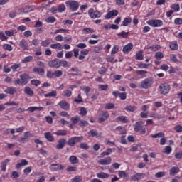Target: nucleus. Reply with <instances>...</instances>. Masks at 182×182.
Returning a JSON list of instances; mask_svg holds the SVG:
<instances>
[{"mask_svg":"<svg viewBox=\"0 0 182 182\" xmlns=\"http://www.w3.org/2000/svg\"><path fill=\"white\" fill-rule=\"evenodd\" d=\"M83 140V136H73L67 141V144L70 147H75L76 143H80Z\"/></svg>","mask_w":182,"mask_h":182,"instance_id":"1","label":"nucleus"},{"mask_svg":"<svg viewBox=\"0 0 182 182\" xmlns=\"http://www.w3.org/2000/svg\"><path fill=\"white\" fill-rule=\"evenodd\" d=\"M66 4L68 6L70 9H71L73 12H75V11H77V9H79V2L76 1H67Z\"/></svg>","mask_w":182,"mask_h":182,"instance_id":"2","label":"nucleus"},{"mask_svg":"<svg viewBox=\"0 0 182 182\" xmlns=\"http://www.w3.org/2000/svg\"><path fill=\"white\" fill-rule=\"evenodd\" d=\"M146 23L153 26V28H159L163 26V21L161 20L151 19L147 21Z\"/></svg>","mask_w":182,"mask_h":182,"instance_id":"3","label":"nucleus"},{"mask_svg":"<svg viewBox=\"0 0 182 182\" xmlns=\"http://www.w3.org/2000/svg\"><path fill=\"white\" fill-rule=\"evenodd\" d=\"M153 85V80L151 78H146L144 80L141 84V87L142 89H149Z\"/></svg>","mask_w":182,"mask_h":182,"instance_id":"4","label":"nucleus"},{"mask_svg":"<svg viewBox=\"0 0 182 182\" xmlns=\"http://www.w3.org/2000/svg\"><path fill=\"white\" fill-rule=\"evenodd\" d=\"M159 90L161 95H167L170 92V85L167 83L161 84L159 86Z\"/></svg>","mask_w":182,"mask_h":182,"instance_id":"5","label":"nucleus"},{"mask_svg":"<svg viewBox=\"0 0 182 182\" xmlns=\"http://www.w3.org/2000/svg\"><path fill=\"white\" fill-rule=\"evenodd\" d=\"M88 15L92 19H96V18H100L102 16V13L100 11H95L93 9H90L88 11Z\"/></svg>","mask_w":182,"mask_h":182,"instance_id":"6","label":"nucleus"},{"mask_svg":"<svg viewBox=\"0 0 182 182\" xmlns=\"http://www.w3.org/2000/svg\"><path fill=\"white\" fill-rule=\"evenodd\" d=\"M109 113L107 112L102 111L100 114V117H98V123H103V122H106L107 119H109Z\"/></svg>","mask_w":182,"mask_h":182,"instance_id":"7","label":"nucleus"},{"mask_svg":"<svg viewBox=\"0 0 182 182\" xmlns=\"http://www.w3.org/2000/svg\"><path fill=\"white\" fill-rule=\"evenodd\" d=\"M48 66L50 68H56L57 69L60 68V60L55 58L54 60L48 62Z\"/></svg>","mask_w":182,"mask_h":182,"instance_id":"8","label":"nucleus"},{"mask_svg":"<svg viewBox=\"0 0 182 182\" xmlns=\"http://www.w3.org/2000/svg\"><path fill=\"white\" fill-rule=\"evenodd\" d=\"M144 177H146L144 173H137L136 174L132 176L130 180L131 181H139L140 180H143Z\"/></svg>","mask_w":182,"mask_h":182,"instance_id":"9","label":"nucleus"},{"mask_svg":"<svg viewBox=\"0 0 182 182\" xmlns=\"http://www.w3.org/2000/svg\"><path fill=\"white\" fill-rule=\"evenodd\" d=\"M65 166L63 165H59V164H52L50 166V170L51 171H59V170H64Z\"/></svg>","mask_w":182,"mask_h":182,"instance_id":"10","label":"nucleus"},{"mask_svg":"<svg viewBox=\"0 0 182 182\" xmlns=\"http://www.w3.org/2000/svg\"><path fill=\"white\" fill-rule=\"evenodd\" d=\"M32 134H31L30 132H24L23 134V136L20 139H18V141L20 143H25L26 141H28V139H29V137H32Z\"/></svg>","mask_w":182,"mask_h":182,"instance_id":"11","label":"nucleus"},{"mask_svg":"<svg viewBox=\"0 0 182 182\" xmlns=\"http://www.w3.org/2000/svg\"><path fill=\"white\" fill-rule=\"evenodd\" d=\"M98 163L102 166H107L112 163V158L110 156H108L105 159H100L98 161Z\"/></svg>","mask_w":182,"mask_h":182,"instance_id":"12","label":"nucleus"},{"mask_svg":"<svg viewBox=\"0 0 182 182\" xmlns=\"http://www.w3.org/2000/svg\"><path fill=\"white\" fill-rule=\"evenodd\" d=\"M58 144L55 146L56 150H62L65 147V144H66V139H60L58 141Z\"/></svg>","mask_w":182,"mask_h":182,"instance_id":"13","label":"nucleus"},{"mask_svg":"<svg viewBox=\"0 0 182 182\" xmlns=\"http://www.w3.org/2000/svg\"><path fill=\"white\" fill-rule=\"evenodd\" d=\"M20 79L21 80V85H28V80L31 79V77L28 74L24 73L20 75Z\"/></svg>","mask_w":182,"mask_h":182,"instance_id":"14","label":"nucleus"},{"mask_svg":"<svg viewBox=\"0 0 182 182\" xmlns=\"http://www.w3.org/2000/svg\"><path fill=\"white\" fill-rule=\"evenodd\" d=\"M58 106L61 107L63 110H69V103L66 102V100H62L58 102Z\"/></svg>","mask_w":182,"mask_h":182,"instance_id":"15","label":"nucleus"},{"mask_svg":"<svg viewBox=\"0 0 182 182\" xmlns=\"http://www.w3.org/2000/svg\"><path fill=\"white\" fill-rule=\"evenodd\" d=\"M119 11L117 10H112L109 11L105 16V19H110L112 16H117Z\"/></svg>","mask_w":182,"mask_h":182,"instance_id":"16","label":"nucleus"},{"mask_svg":"<svg viewBox=\"0 0 182 182\" xmlns=\"http://www.w3.org/2000/svg\"><path fill=\"white\" fill-rule=\"evenodd\" d=\"M19 46L23 50H28L29 49V46H28V43L25 39H22L19 43Z\"/></svg>","mask_w":182,"mask_h":182,"instance_id":"17","label":"nucleus"},{"mask_svg":"<svg viewBox=\"0 0 182 182\" xmlns=\"http://www.w3.org/2000/svg\"><path fill=\"white\" fill-rule=\"evenodd\" d=\"M132 49H133V44L128 43L123 48L122 52H124V53H129Z\"/></svg>","mask_w":182,"mask_h":182,"instance_id":"18","label":"nucleus"},{"mask_svg":"<svg viewBox=\"0 0 182 182\" xmlns=\"http://www.w3.org/2000/svg\"><path fill=\"white\" fill-rule=\"evenodd\" d=\"M143 121H139L136 122L134 127L135 132H140V130L143 129Z\"/></svg>","mask_w":182,"mask_h":182,"instance_id":"19","label":"nucleus"},{"mask_svg":"<svg viewBox=\"0 0 182 182\" xmlns=\"http://www.w3.org/2000/svg\"><path fill=\"white\" fill-rule=\"evenodd\" d=\"M178 173H180V168L173 166L170 169V176H176Z\"/></svg>","mask_w":182,"mask_h":182,"instance_id":"20","label":"nucleus"},{"mask_svg":"<svg viewBox=\"0 0 182 182\" xmlns=\"http://www.w3.org/2000/svg\"><path fill=\"white\" fill-rule=\"evenodd\" d=\"M5 92L9 95H15V93H16V88L14 87H7L5 90Z\"/></svg>","mask_w":182,"mask_h":182,"instance_id":"21","label":"nucleus"},{"mask_svg":"<svg viewBox=\"0 0 182 182\" xmlns=\"http://www.w3.org/2000/svg\"><path fill=\"white\" fill-rule=\"evenodd\" d=\"M71 65L72 63L64 60H60V67L63 66V68H70Z\"/></svg>","mask_w":182,"mask_h":182,"instance_id":"22","label":"nucleus"},{"mask_svg":"<svg viewBox=\"0 0 182 182\" xmlns=\"http://www.w3.org/2000/svg\"><path fill=\"white\" fill-rule=\"evenodd\" d=\"M44 136L48 141H55V137L52 136V134H50V132H46L44 134Z\"/></svg>","mask_w":182,"mask_h":182,"instance_id":"23","label":"nucleus"},{"mask_svg":"<svg viewBox=\"0 0 182 182\" xmlns=\"http://www.w3.org/2000/svg\"><path fill=\"white\" fill-rule=\"evenodd\" d=\"M33 72H34L35 73H38V75H43L45 74V69L36 67L33 68Z\"/></svg>","mask_w":182,"mask_h":182,"instance_id":"24","label":"nucleus"},{"mask_svg":"<svg viewBox=\"0 0 182 182\" xmlns=\"http://www.w3.org/2000/svg\"><path fill=\"white\" fill-rule=\"evenodd\" d=\"M52 42V39L48 38L41 43V46L43 48H48L49 45H50V43Z\"/></svg>","mask_w":182,"mask_h":182,"instance_id":"25","label":"nucleus"},{"mask_svg":"<svg viewBox=\"0 0 182 182\" xmlns=\"http://www.w3.org/2000/svg\"><path fill=\"white\" fill-rule=\"evenodd\" d=\"M117 122H122V123H129V119H127V117L119 116L116 119Z\"/></svg>","mask_w":182,"mask_h":182,"instance_id":"26","label":"nucleus"},{"mask_svg":"<svg viewBox=\"0 0 182 182\" xmlns=\"http://www.w3.org/2000/svg\"><path fill=\"white\" fill-rule=\"evenodd\" d=\"M28 110L31 112V113H33V112L38 110V111H42L43 110V107H30L28 108Z\"/></svg>","mask_w":182,"mask_h":182,"instance_id":"27","label":"nucleus"},{"mask_svg":"<svg viewBox=\"0 0 182 182\" xmlns=\"http://www.w3.org/2000/svg\"><path fill=\"white\" fill-rule=\"evenodd\" d=\"M124 110H127V112H131L132 113H133V112H136V110H137V107L136 106H132V105H127Z\"/></svg>","mask_w":182,"mask_h":182,"instance_id":"28","label":"nucleus"},{"mask_svg":"<svg viewBox=\"0 0 182 182\" xmlns=\"http://www.w3.org/2000/svg\"><path fill=\"white\" fill-rule=\"evenodd\" d=\"M69 161H70L71 164H77V163H79V159L76 156H70Z\"/></svg>","mask_w":182,"mask_h":182,"instance_id":"29","label":"nucleus"},{"mask_svg":"<svg viewBox=\"0 0 182 182\" xmlns=\"http://www.w3.org/2000/svg\"><path fill=\"white\" fill-rule=\"evenodd\" d=\"M19 11L23 14H28V12H32L33 9H32V6H26L24 9H20Z\"/></svg>","mask_w":182,"mask_h":182,"instance_id":"30","label":"nucleus"},{"mask_svg":"<svg viewBox=\"0 0 182 182\" xmlns=\"http://www.w3.org/2000/svg\"><path fill=\"white\" fill-rule=\"evenodd\" d=\"M54 134L56 136H66L68 134V131L63 129V130H58L57 132H54Z\"/></svg>","mask_w":182,"mask_h":182,"instance_id":"31","label":"nucleus"},{"mask_svg":"<svg viewBox=\"0 0 182 182\" xmlns=\"http://www.w3.org/2000/svg\"><path fill=\"white\" fill-rule=\"evenodd\" d=\"M24 92L26 95H28V96H33V90H32V89H31L29 87H26L24 88Z\"/></svg>","mask_w":182,"mask_h":182,"instance_id":"32","label":"nucleus"},{"mask_svg":"<svg viewBox=\"0 0 182 182\" xmlns=\"http://www.w3.org/2000/svg\"><path fill=\"white\" fill-rule=\"evenodd\" d=\"M10 160L9 159H6L4 161L1 162V170L2 171H6V166L8 163H9Z\"/></svg>","mask_w":182,"mask_h":182,"instance_id":"33","label":"nucleus"},{"mask_svg":"<svg viewBox=\"0 0 182 182\" xmlns=\"http://www.w3.org/2000/svg\"><path fill=\"white\" fill-rule=\"evenodd\" d=\"M73 124H77V123L79 124L80 122V117H79L78 116L76 117H73L70 119Z\"/></svg>","mask_w":182,"mask_h":182,"instance_id":"34","label":"nucleus"},{"mask_svg":"<svg viewBox=\"0 0 182 182\" xmlns=\"http://www.w3.org/2000/svg\"><path fill=\"white\" fill-rule=\"evenodd\" d=\"M58 95V92L56 90H53L51 92H49L48 94H45V97H56Z\"/></svg>","mask_w":182,"mask_h":182,"instance_id":"35","label":"nucleus"},{"mask_svg":"<svg viewBox=\"0 0 182 182\" xmlns=\"http://www.w3.org/2000/svg\"><path fill=\"white\" fill-rule=\"evenodd\" d=\"M109 176V174L104 172H100L97 173V177H98V178H108Z\"/></svg>","mask_w":182,"mask_h":182,"instance_id":"36","label":"nucleus"},{"mask_svg":"<svg viewBox=\"0 0 182 182\" xmlns=\"http://www.w3.org/2000/svg\"><path fill=\"white\" fill-rule=\"evenodd\" d=\"M118 176L121 177V178H126V177H129V174H127L124 171H119L118 172Z\"/></svg>","mask_w":182,"mask_h":182,"instance_id":"37","label":"nucleus"},{"mask_svg":"<svg viewBox=\"0 0 182 182\" xmlns=\"http://www.w3.org/2000/svg\"><path fill=\"white\" fill-rule=\"evenodd\" d=\"M50 47L52 49H58L59 50H60L62 49V44L60 43L51 44Z\"/></svg>","mask_w":182,"mask_h":182,"instance_id":"38","label":"nucleus"},{"mask_svg":"<svg viewBox=\"0 0 182 182\" xmlns=\"http://www.w3.org/2000/svg\"><path fill=\"white\" fill-rule=\"evenodd\" d=\"M136 60H143V51L140 50L136 54Z\"/></svg>","mask_w":182,"mask_h":182,"instance_id":"39","label":"nucleus"},{"mask_svg":"<svg viewBox=\"0 0 182 182\" xmlns=\"http://www.w3.org/2000/svg\"><path fill=\"white\" fill-rule=\"evenodd\" d=\"M151 137H152V139H157L159 137H164V133L163 132H159L157 134H151Z\"/></svg>","mask_w":182,"mask_h":182,"instance_id":"40","label":"nucleus"},{"mask_svg":"<svg viewBox=\"0 0 182 182\" xmlns=\"http://www.w3.org/2000/svg\"><path fill=\"white\" fill-rule=\"evenodd\" d=\"M172 150H173V149L171 148V146H167L163 150V153H164V154H170V153H171Z\"/></svg>","mask_w":182,"mask_h":182,"instance_id":"41","label":"nucleus"},{"mask_svg":"<svg viewBox=\"0 0 182 182\" xmlns=\"http://www.w3.org/2000/svg\"><path fill=\"white\" fill-rule=\"evenodd\" d=\"M169 48L171 50H177L178 49V45L176 43H171Z\"/></svg>","mask_w":182,"mask_h":182,"instance_id":"42","label":"nucleus"},{"mask_svg":"<svg viewBox=\"0 0 182 182\" xmlns=\"http://www.w3.org/2000/svg\"><path fill=\"white\" fill-rule=\"evenodd\" d=\"M164 58V55H163V53L161 52H157L155 53V58L158 60H160Z\"/></svg>","mask_w":182,"mask_h":182,"instance_id":"43","label":"nucleus"},{"mask_svg":"<svg viewBox=\"0 0 182 182\" xmlns=\"http://www.w3.org/2000/svg\"><path fill=\"white\" fill-rule=\"evenodd\" d=\"M129 23H132V18H125L122 22L123 26H127Z\"/></svg>","mask_w":182,"mask_h":182,"instance_id":"44","label":"nucleus"},{"mask_svg":"<svg viewBox=\"0 0 182 182\" xmlns=\"http://www.w3.org/2000/svg\"><path fill=\"white\" fill-rule=\"evenodd\" d=\"M117 52H119V46H114V47L111 51L112 56H114V55H116V53H117Z\"/></svg>","mask_w":182,"mask_h":182,"instance_id":"45","label":"nucleus"},{"mask_svg":"<svg viewBox=\"0 0 182 182\" xmlns=\"http://www.w3.org/2000/svg\"><path fill=\"white\" fill-rule=\"evenodd\" d=\"M58 12L62 13L65 12L66 11V7L65 6V4H60L57 8Z\"/></svg>","mask_w":182,"mask_h":182,"instance_id":"46","label":"nucleus"},{"mask_svg":"<svg viewBox=\"0 0 182 182\" xmlns=\"http://www.w3.org/2000/svg\"><path fill=\"white\" fill-rule=\"evenodd\" d=\"M117 35L118 36H121V38H127L129 35H130V33L122 31L121 33H119Z\"/></svg>","mask_w":182,"mask_h":182,"instance_id":"47","label":"nucleus"},{"mask_svg":"<svg viewBox=\"0 0 182 182\" xmlns=\"http://www.w3.org/2000/svg\"><path fill=\"white\" fill-rule=\"evenodd\" d=\"M63 93L64 97H70V96H72V91L69 90H66L63 91Z\"/></svg>","mask_w":182,"mask_h":182,"instance_id":"48","label":"nucleus"},{"mask_svg":"<svg viewBox=\"0 0 182 182\" xmlns=\"http://www.w3.org/2000/svg\"><path fill=\"white\" fill-rule=\"evenodd\" d=\"M32 60H33V57L29 55V56L26 57L24 59H23L22 63H26L31 62Z\"/></svg>","mask_w":182,"mask_h":182,"instance_id":"49","label":"nucleus"},{"mask_svg":"<svg viewBox=\"0 0 182 182\" xmlns=\"http://www.w3.org/2000/svg\"><path fill=\"white\" fill-rule=\"evenodd\" d=\"M171 9L175 11V12H178L180 11V4H173L171 6Z\"/></svg>","mask_w":182,"mask_h":182,"instance_id":"50","label":"nucleus"},{"mask_svg":"<svg viewBox=\"0 0 182 182\" xmlns=\"http://www.w3.org/2000/svg\"><path fill=\"white\" fill-rule=\"evenodd\" d=\"M55 21H56V18L53 16H50L46 20V22H47L48 23H53V22H55Z\"/></svg>","mask_w":182,"mask_h":182,"instance_id":"51","label":"nucleus"},{"mask_svg":"<svg viewBox=\"0 0 182 182\" xmlns=\"http://www.w3.org/2000/svg\"><path fill=\"white\" fill-rule=\"evenodd\" d=\"M87 124H89V122L85 120H80V122L78 123V126H80L81 127H85V126H87Z\"/></svg>","mask_w":182,"mask_h":182,"instance_id":"52","label":"nucleus"},{"mask_svg":"<svg viewBox=\"0 0 182 182\" xmlns=\"http://www.w3.org/2000/svg\"><path fill=\"white\" fill-rule=\"evenodd\" d=\"M80 149H82L83 150H88L89 145L86 143H81L80 144Z\"/></svg>","mask_w":182,"mask_h":182,"instance_id":"53","label":"nucleus"},{"mask_svg":"<svg viewBox=\"0 0 182 182\" xmlns=\"http://www.w3.org/2000/svg\"><path fill=\"white\" fill-rule=\"evenodd\" d=\"M31 85H33V86H36L38 87V85H41V81L38 80H33L31 81Z\"/></svg>","mask_w":182,"mask_h":182,"instance_id":"54","label":"nucleus"},{"mask_svg":"<svg viewBox=\"0 0 182 182\" xmlns=\"http://www.w3.org/2000/svg\"><path fill=\"white\" fill-rule=\"evenodd\" d=\"M114 104L112 103H107L105 105V109H106L107 110H110L111 109H114Z\"/></svg>","mask_w":182,"mask_h":182,"instance_id":"55","label":"nucleus"},{"mask_svg":"<svg viewBox=\"0 0 182 182\" xmlns=\"http://www.w3.org/2000/svg\"><path fill=\"white\" fill-rule=\"evenodd\" d=\"M107 72V69H106V68L105 67L100 68V70H98L99 75H105V73H106Z\"/></svg>","mask_w":182,"mask_h":182,"instance_id":"56","label":"nucleus"},{"mask_svg":"<svg viewBox=\"0 0 182 182\" xmlns=\"http://www.w3.org/2000/svg\"><path fill=\"white\" fill-rule=\"evenodd\" d=\"M164 176H166V172H158L155 174L156 178H161V177H164Z\"/></svg>","mask_w":182,"mask_h":182,"instance_id":"57","label":"nucleus"},{"mask_svg":"<svg viewBox=\"0 0 182 182\" xmlns=\"http://www.w3.org/2000/svg\"><path fill=\"white\" fill-rule=\"evenodd\" d=\"M82 181V177L80 176H77L75 178L71 179V182H81Z\"/></svg>","mask_w":182,"mask_h":182,"instance_id":"58","label":"nucleus"},{"mask_svg":"<svg viewBox=\"0 0 182 182\" xmlns=\"http://www.w3.org/2000/svg\"><path fill=\"white\" fill-rule=\"evenodd\" d=\"M63 75V73L62 72V70H55L54 72V76H55L56 77H60V76H62Z\"/></svg>","mask_w":182,"mask_h":182,"instance_id":"59","label":"nucleus"},{"mask_svg":"<svg viewBox=\"0 0 182 182\" xmlns=\"http://www.w3.org/2000/svg\"><path fill=\"white\" fill-rule=\"evenodd\" d=\"M4 49H6V50H9V52H11L12 50V46L9 44H4L3 46Z\"/></svg>","mask_w":182,"mask_h":182,"instance_id":"60","label":"nucleus"},{"mask_svg":"<svg viewBox=\"0 0 182 182\" xmlns=\"http://www.w3.org/2000/svg\"><path fill=\"white\" fill-rule=\"evenodd\" d=\"M53 76H55V73H53L51 70L47 72L48 79H53Z\"/></svg>","mask_w":182,"mask_h":182,"instance_id":"61","label":"nucleus"},{"mask_svg":"<svg viewBox=\"0 0 182 182\" xmlns=\"http://www.w3.org/2000/svg\"><path fill=\"white\" fill-rule=\"evenodd\" d=\"M0 39L1 41H6L8 39V37L5 36V33H4V32L0 31Z\"/></svg>","mask_w":182,"mask_h":182,"instance_id":"62","label":"nucleus"},{"mask_svg":"<svg viewBox=\"0 0 182 182\" xmlns=\"http://www.w3.org/2000/svg\"><path fill=\"white\" fill-rule=\"evenodd\" d=\"M99 89H101L102 90H107L109 89L108 85H98Z\"/></svg>","mask_w":182,"mask_h":182,"instance_id":"63","label":"nucleus"},{"mask_svg":"<svg viewBox=\"0 0 182 182\" xmlns=\"http://www.w3.org/2000/svg\"><path fill=\"white\" fill-rule=\"evenodd\" d=\"M174 130L177 132V133H181L182 132V126L181 125H177L174 127Z\"/></svg>","mask_w":182,"mask_h":182,"instance_id":"64","label":"nucleus"}]
</instances>
